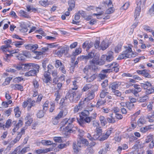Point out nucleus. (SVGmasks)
I'll list each match as a JSON object with an SVG mask.
<instances>
[{"mask_svg":"<svg viewBox=\"0 0 154 154\" xmlns=\"http://www.w3.org/2000/svg\"><path fill=\"white\" fill-rule=\"evenodd\" d=\"M113 130V129L112 128H109L106 130V133H103L101 137L96 133L93 136V140H98L100 141H103L108 138Z\"/></svg>","mask_w":154,"mask_h":154,"instance_id":"obj_1","label":"nucleus"},{"mask_svg":"<svg viewBox=\"0 0 154 154\" xmlns=\"http://www.w3.org/2000/svg\"><path fill=\"white\" fill-rule=\"evenodd\" d=\"M130 53H132V54H134L132 52L131 48L129 47L127 49L123 51L122 54L119 56L117 60H121L126 58H130L132 57V55L130 54Z\"/></svg>","mask_w":154,"mask_h":154,"instance_id":"obj_2","label":"nucleus"},{"mask_svg":"<svg viewBox=\"0 0 154 154\" xmlns=\"http://www.w3.org/2000/svg\"><path fill=\"white\" fill-rule=\"evenodd\" d=\"M35 67L33 68V69H31L25 74V75L26 76H35L36 75L37 73H38L40 66L38 65H35Z\"/></svg>","mask_w":154,"mask_h":154,"instance_id":"obj_3","label":"nucleus"},{"mask_svg":"<svg viewBox=\"0 0 154 154\" xmlns=\"http://www.w3.org/2000/svg\"><path fill=\"white\" fill-rule=\"evenodd\" d=\"M98 69V67L97 66L94 65H86L85 68L83 69V73L87 75L88 74H89L90 73H88L89 70H90L91 72H94Z\"/></svg>","mask_w":154,"mask_h":154,"instance_id":"obj_4","label":"nucleus"},{"mask_svg":"<svg viewBox=\"0 0 154 154\" xmlns=\"http://www.w3.org/2000/svg\"><path fill=\"white\" fill-rule=\"evenodd\" d=\"M69 49V47H63L58 48V50L56 51L55 53L59 57H61L63 54L67 53Z\"/></svg>","mask_w":154,"mask_h":154,"instance_id":"obj_5","label":"nucleus"},{"mask_svg":"<svg viewBox=\"0 0 154 154\" xmlns=\"http://www.w3.org/2000/svg\"><path fill=\"white\" fill-rule=\"evenodd\" d=\"M141 5V1H138L137 2V6L136 8L135 13L134 17L135 19L138 18V17L139 16L140 12L141 11L140 6Z\"/></svg>","mask_w":154,"mask_h":154,"instance_id":"obj_6","label":"nucleus"},{"mask_svg":"<svg viewBox=\"0 0 154 154\" xmlns=\"http://www.w3.org/2000/svg\"><path fill=\"white\" fill-rule=\"evenodd\" d=\"M38 65L35 63H29L23 64L22 66H23V68L25 71H28L32 69H33V68L36 66L35 65Z\"/></svg>","mask_w":154,"mask_h":154,"instance_id":"obj_7","label":"nucleus"},{"mask_svg":"<svg viewBox=\"0 0 154 154\" xmlns=\"http://www.w3.org/2000/svg\"><path fill=\"white\" fill-rule=\"evenodd\" d=\"M121 85V83L119 82L116 81L111 83L109 85V88H111L112 91L118 89Z\"/></svg>","mask_w":154,"mask_h":154,"instance_id":"obj_8","label":"nucleus"},{"mask_svg":"<svg viewBox=\"0 0 154 154\" xmlns=\"http://www.w3.org/2000/svg\"><path fill=\"white\" fill-rule=\"evenodd\" d=\"M91 75V74H88L87 76H85L84 77L86 81L88 82H90L94 80L97 76L95 74H93Z\"/></svg>","mask_w":154,"mask_h":154,"instance_id":"obj_9","label":"nucleus"},{"mask_svg":"<svg viewBox=\"0 0 154 154\" xmlns=\"http://www.w3.org/2000/svg\"><path fill=\"white\" fill-rule=\"evenodd\" d=\"M149 99V97L147 95L141 96L137 98V102L139 103L146 102Z\"/></svg>","mask_w":154,"mask_h":154,"instance_id":"obj_10","label":"nucleus"},{"mask_svg":"<svg viewBox=\"0 0 154 154\" xmlns=\"http://www.w3.org/2000/svg\"><path fill=\"white\" fill-rule=\"evenodd\" d=\"M94 97V91L93 90H91L88 94L87 97L85 98V100L87 101L88 100H91L93 99Z\"/></svg>","mask_w":154,"mask_h":154,"instance_id":"obj_11","label":"nucleus"},{"mask_svg":"<svg viewBox=\"0 0 154 154\" xmlns=\"http://www.w3.org/2000/svg\"><path fill=\"white\" fill-rule=\"evenodd\" d=\"M106 102L105 100L101 98H99L97 102L96 106L97 108H99L101 106L104 105Z\"/></svg>","mask_w":154,"mask_h":154,"instance_id":"obj_12","label":"nucleus"},{"mask_svg":"<svg viewBox=\"0 0 154 154\" xmlns=\"http://www.w3.org/2000/svg\"><path fill=\"white\" fill-rule=\"evenodd\" d=\"M25 120H28L25 123L26 126H29L33 120L31 118V116L29 114H28L27 116L25 117Z\"/></svg>","mask_w":154,"mask_h":154,"instance_id":"obj_13","label":"nucleus"},{"mask_svg":"<svg viewBox=\"0 0 154 154\" xmlns=\"http://www.w3.org/2000/svg\"><path fill=\"white\" fill-rule=\"evenodd\" d=\"M113 53L112 51L109 52L108 55L106 56V61L107 62H110L113 59Z\"/></svg>","mask_w":154,"mask_h":154,"instance_id":"obj_14","label":"nucleus"},{"mask_svg":"<svg viewBox=\"0 0 154 154\" xmlns=\"http://www.w3.org/2000/svg\"><path fill=\"white\" fill-rule=\"evenodd\" d=\"M75 2L74 0H69L68 2L69 7L68 8V10L70 11L72 10L73 8L75 7Z\"/></svg>","mask_w":154,"mask_h":154,"instance_id":"obj_15","label":"nucleus"},{"mask_svg":"<svg viewBox=\"0 0 154 154\" xmlns=\"http://www.w3.org/2000/svg\"><path fill=\"white\" fill-rule=\"evenodd\" d=\"M11 87L14 90L17 89L20 91H23V87L20 84L12 85Z\"/></svg>","mask_w":154,"mask_h":154,"instance_id":"obj_16","label":"nucleus"},{"mask_svg":"<svg viewBox=\"0 0 154 154\" xmlns=\"http://www.w3.org/2000/svg\"><path fill=\"white\" fill-rule=\"evenodd\" d=\"M72 94L71 93V91L69 90V91L66 94L65 97L66 100L69 98L71 102H73V99L72 98Z\"/></svg>","mask_w":154,"mask_h":154,"instance_id":"obj_17","label":"nucleus"},{"mask_svg":"<svg viewBox=\"0 0 154 154\" xmlns=\"http://www.w3.org/2000/svg\"><path fill=\"white\" fill-rule=\"evenodd\" d=\"M99 119L101 125L103 126H105L107 123L106 118L103 116H100Z\"/></svg>","mask_w":154,"mask_h":154,"instance_id":"obj_18","label":"nucleus"},{"mask_svg":"<svg viewBox=\"0 0 154 154\" xmlns=\"http://www.w3.org/2000/svg\"><path fill=\"white\" fill-rule=\"evenodd\" d=\"M25 130L26 129H25L24 127L22 128L21 129V131L18 134L17 136L16 137V138L19 140L21 138L22 135L23 134H24L25 131Z\"/></svg>","mask_w":154,"mask_h":154,"instance_id":"obj_19","label":"nucleus"},{"mask_svg":"<svg viewBox=\"0 0 154 154\" xmlns=\"http://www.w3.org/2000/svg\"><path fill=\"white\" fill-rule=\"evenodd\" d=\"M146 122V120L144 117H141L138 119L137 122L138 125H141L144 124Z\"/></svg>","mask_w":154,"mask_h":154,"instance_id":"obj_20","label":"nucleus"},{"mask_svg":"<svg viewBox=\"0 0 154 154\" xmlns=\"http://www.w3.org/2000/svg\"><path fill=\"white\" fill-rule=\"evenodd\" d=\"M141 87L145 89H147L150 87L152 86L151 84L148 82H145L144 83H141Z\"/></svg>","mask_w":154,"mask_h":154,"instance_id":"obj_21","label":"nucleus"},{"mask_svg":"<svg viewBox=\"0 0 154 154\" xmlns=\"http://www.w3.org/2000/svg\"><path fill=\"white\" fill-rule=\"evenodd\" d=\"M50 151L49 148L45 149H40L36 150V152L38 154H40L43 153H47Z\"/></svg>","mask_w":154,"mask_h":154,"instance_id":"obj_22","label":"nucleus"},{"mask_svg":"<svg viewBox=\"0 0 154 154\" xmlns=\"http://www.w3.org/2000/svg\"><path fill=\"white\" fill-rule=\"evenodd\" d=\"M72 148L74 152L76 153L79 152V150L81 149L80 148L78 147L75 142H73L72 144Z\"/></svg>","mask_w":154,"mask_h":154,"instance_id":"obj_23","label":"nucleus"},{"mask_svg":"<svg viewBox=\"0 0 154 154\" xmlns=\"http://www.w3.org/2000/svg\"><path fill=\"white\" fill-rule=\"evenodd\" d=\"M99 59V58L97 57H94L91 60L89 61V63L91 64L90 65H97V63Z\"/></svg>","mask_w":154,"mask_h":154,"instance_id":"obj_24","label":"nucleus"},{"mask_svg":"<svg viewBox=\"0 0 154 154\" xmlns=\"http://www.w3.org/2000/svg\"><path fill=\"white\" fill-rule=\"evenodd\" d=\"M128 148V145L126 144H124L122 145V147H121L120 146H119L118 149L117 150V151H118V152L120 154L121 152V151L122 150V149L125 150L127 149Z\"/></svg>","mask_w":154,"mask_h":154,"instance_id":"obj_25","label":"nucleus"},{"mask_svg":"<svg viewBox=\"0 0 154 154\" xmlns=\"http://www.w3.org/2000/svg\"><path fill=\"white\" fill-rule=\"evenodd\" d=\"M73 125L72 124L68 125L66 127V129L67 131V132L70 133L71 132V131L73 132L72 128H73Z\"/></svg>","mask_w":154,"mask_h":154,"instance_id":"obj_26","label":"nucleus"},{"mask_svg":"<svg viewBox=\"0 0 154 154\" xmlns=\"http://www.w3.org/2000/svg\"><path fill=\"white\" fill-rule=\"evenodd\" d=\"M89 112L87 110H84L81 113V115H80V119H81L82 117H84L85 118L87 117L89 115Z\"/></svg>","mask_w":154,"mask_h":154,"instance_id":"obj_27","label":"nucleus"},{"mask_svg":"<svg viewBox=\"0 0 154 154\" xmlns=\"http://www.w3.org/2000/svg\"><path fill=\"white\" fill-rule=\"evenodd\" d=\"M24 42V41H15L13 43V44L16 46L17 47H20V46L23 44Z\"/></svg>","mask_w":154,"mask_h":154,"instance_id":"obj_28","label":"nucleus"},{"mask_svg":"<svg viewBox=\"0 0 154 154\" xmlns=\"http://www.w3.org/2000/svg\"><path fill=\"white\" fill-rule=\"evenodd\" d=\"M54 96L56 97L55 100L57 101L60 99L61 96L59 93V90H57L55 92Z\"/></svg>","mask_w":154,"mask_h":154,"instance_id":"obj_29","label":"nucleus"},{"mask_svg":"<svg viewBox=\"0 0 154 154\" xmlns=\"http://www.w3.org/2000/svg\"><path fill=\"white\" fill-rule=\"evenodd\" d=\"M109 46L108 43H106L105 42L103 41L100 46L101 49L103 50H104Z\"/></svg>","mask_w":154,"mask_h":154,"instance_id":"obj_30","label":"nucleus"},{"mask_svg":"<svg viewBox=\"0 0 154 154\" xmlns=\"http://www.w3.org/2000/svg\"><path fill=\"white\" fill-rule=\"evenodd\" d=\"M82 52V49L81 48H79L75 49V51L73 52L72 54L74 56L78 55L81 53Z\"/></svg>","mask_w":154,"mask_h":154,"instance_id":"obj_31","label":"nucleus"},{"mask_svg":"<svg viewBox=\"0 0 154 154\" xmlns=\"http://www.w3.org/2000/svg\"><path fill=\"white\" fill-rule=\"evenodd\" d=\"M92 86V85L91 84H88L85 85L84 87L82 90L85 91H87L89 89L91 88Z\"/></svg>","mask_w":154,"mask_h":154,"instance_id":"obj_32","label":"nucleus"},{"mask_svg":"<svg viewBox=\"0 0 154 154\" xmlns=\"http://www.w3.org/2000/svg\"><path fill=\"white\" fill-rule=\"evenodd\" d=\"M16 57L19 60L21 61L24 60L26 59L25 57L21 52L18 54V55L16 56Z\"/></svg>","mask_w":154,"mask_h":154,"instance_id":"obj_33","label":"nucleus"},{"mask_svg":"<svg viewBox=\"0 0 154 154\" xmlns=\"http://www.w3.org/2000/svg\"><path fill=\"white\" fill-rule=\"evenodd\" d=\"M126 106L130 110L132 109L134 107V104L129 102H126Z\"/></svg>","mask_w":154,"mask_h":154,"instance_id":"obj_34","label":"nucleus"},{"mask_svg":"<svg viewBox=\"0 0 154 154\" xmlns=\"http://www.w3.org/2000/svg\"><path fill=\"white\" fill-rule=\"evenodd\" d=\"M32 82L33 85L34 86V89L37 90L39 86L38 82L35 79L33 80Z\"/></svg>","mask_w":154,"mask_h":154,"instance_id":"obj_35","label":"nucleus"},{"mask_svg":"<svg viewBox=\"0 0 154 154\" xmlns=\"http://www.w3.org/2000/svg\"><path fill=\"white\" fill-rule=\"evenodd\" d=\"M42 144L45 145H49L52 144V142L50 140H42L41 142Z\"/></svg>","mask_w":154,"mask_h":154,"instance_id":"obj_36","label":"nucleus"},{"mask_svg":"<svg viewBox=\"0 0 154 154\" xmlns=\"http://www.w3.org/2000/svg\"><path fill=\"white\" fill-rule=\"evenodd\" d=\"M45 112L41 110L39 111L37 114L38 118H41L43 117L44 116Z\"/></svg>","mask_w":154,"mask_h":154,"instance_id":"obj_37","label":"nucleus"},{"mask_svg":"<svg viewBox=\"0 0 154 154\" xmlns=\"http://www.w3.org/2000/svg\"><path fill=\"white\" fill-rule=\"evenodd\" d=\"M114 11V9L113 7H110L109 8L106 10L105 11V14H110L113 13Z\"/></svg>","mask_w":154,"mask_h":154,"instance_id":"obj_38","label":"nucleus"},{"mask_svg":"<svg viewBox=\"0 0 154 154\" xmlns=\"http://www.w3.org/2000/svg\"><path fill=\"white\" fill-rule=\"evenodd\" d=\"M44 76L46 79H48L51 80V78L50 76V73L49 70L48 69L47 71H45L44 73Z\"/></svg>","mask_w":154,"mask_h":154,"instance_id":"obj_39","label":"nucleus"},{"mask_svg":"<svg viewBox=\"0 0 154 154\" xmlns=\"http://www.w3.org/2000/svg\"><path fill=\"white\" fill-rule=\"evenodd\" d=\"M19 13L22 16L25 18L29 17V16L27 14V12L23 10H20Z\"/></svg>","mask_w":154,"mask_h":154,"instance_id":"obj_40","label":"nucleus"},{"mask_svg":"<svg viewBox=\"0 0 154 154\" xmlns=\"http://www.w3.org/2000/svg\"><path fill=\"white\" fill-rule=\"evenodd\" d=\"M134 86V88H135L134 90L135 91H137L138 92H140L141 91V89L140 87V86L139 85H137L136 84L134 85H130V86Z\"/></svg>","mask_w":154,"mask_h":154,"instance_id":"obj_41","label":"nucleus"},{"mask_svg":"<svg viewBox=\"0 0 154 154\" xmlns=\"http://www.w3.org/2000/svg\"><path fill=\"white\" fill-rule=\"evenodd\" d=\"M108 93V92H105L104 91H102L100 94V98L104 99Z\"/></svg>","mask_w":154,"mask_h":154,"instance_id":"obj_42","label":"nucleus"},{"mask_svg":"<svg viewBox=\"0 0 154 154\" xmlns=\"http://www.w3.org/2000/svg\"><path fill=\"white\" fill-rule=\"evenodd\" d=\"M62 63L59 60H56L55 62V66L57 68H58L59 67H61L63 66Z\"/></svg>","mask_w":154,"mask_h":154,"instance_id":"obj_43","label":"nucleus"},{"mask_svg":"<svg viewBox=\"0 0 154 154\" xmlns=\"http://www.w3.org/2000/svg\"><path fill=\"white\" fill-rule=\"evenodd\" d=\"M153 135L150 134L147 136L145 140V143H148L150 142L152 139Z\"/></svg>","mask_w":154,"mask_h":154,"instance_id":"obj_44","label":"nucleus"},{"mask_svg":"<svg viewBox=\"0 0 154 154\" xmlns=\"http://www.w3.org/2000/svg\"><path fill=\"white\" fill-rule=\"evenodd\" d=\"M11 122L12 120L10 119H9L7 121L5 125V128H8L11 126Z\"/></svg>","mask_w":154,"mask_h":154,"instance_id":"obj_45","label":"nucleus"},{"mask_svg":"<svg viewBox=\"0 0 154 154\" xmlns=\"http://www.w3.org/2000/svg\"><path fill=\"white\" fill-rule=\"evenodd\" d=\"M146 90V94H149L154 92V89H152L151 88V86L150 87Z\"/></svg>","mask_w":154,"mask_h":154,"instance_id":"obj_46","label":"nucleus"},{"mask_svg":"<svg viewBox=\"0 0 154 154\" xmlns=\"http://www.w3.org/2000/svg\"><path fill=\"white\" fill-rule=\"evenodd\" d=\"M112 92L114 93V94L119 97H120L122 95L121 93L118 90H115L112 91Z\"/></svg>","mask_w":154,"mask_h":154,"instance_id":"obj_47","label":"nucleus"},{"mask_svg":"<svg viewBox=\"0 0 154 154\" xmlns=\"http://www.w3.org/2000/svg\"><path fill=\"white\" fill-rule=\"evenodd\" d=\"M96 130V133L99 135L101 136L102 135V130L101 128V127L97 128Z\"/></svg>","mask_w":154,"mask_h":154,"instance_id":"obj_48","label":"nucleus"},{"mask_svg":"<svg viewBox=\"0 0 154 154\" xmlns=\"http://www.w3.org/2000/svg\"><path fill=\"white\" fill-rule=\"evenodd\" d=\"M81 119H83L85 121V122H86L88 123H89L90 122L92 121V120L91 119L90 117H86L85 118L84 117H82Z\"/></svg>","mask_w":154,"mask_h":154,"instance_id":"obj_49","label":"nucleus"},{"mask_svg":"<svg viewBox=\"0 0 154 154\" xmlns=\"http://www.w3.org/2000/svg\"><path fill=\"white\" fill-rule=\"evenodd\" d=\"M80 140L81 142L83 144H85V145L87 146L89 144V142L87 139L83 138L82 137H80Z\"/></svg>","mask_w":154,"mask_h":154,"instance_id":"obj_50","label":"nucleus"},{"mask_svg":"<svg viewBox=\"0 0 154 154\" xmlns=\"http://www.w3.org/2000/svg\"><path fill=\"white\" fill-rule=\"evenodd\" d=\"M143 76L146 78H150L151 77V75L150 73H148L146 69H145Z\"/></svg>","mask_w":154,"mask_h":154,"instance_id":"obj_51","label":"nucleus"},{"mask_svg":"<svg viewBox=\"0 0 154 154\" xmlns=\"http://www.w3.org/2000/svg\"><path fill=\"white\" fill-rule=\"evenodd\" d=\"M21 52L25 57L26 58L29 57L30 55L28 51H21Z\"/></svg>","mask_w":154,"mask_h":154,"instance_id":"obj_52","label":"nucleus"},{"mask_svg":"<svg viewBox=\"0 0 154 154\" xmlns=\"http://www.w3.org/2000/svg\"><path fill=\"white\" fill-rule=\"evenodd\" d=\"M27 11H28L29 12L31 11H36V9L34 8H33L32 6L30 5H27L26 7Z\"/></svg>","mask_w":154,"mask_h":154,"instance_id":"obj_53","label":"nucleus"},{"mask_svg":"<svg viewBox=\"0 0 154 154\" xmlns=\"http://www.w3.org/2000/svg\"><path fill=\"white\" fill-rule=\"evenodd\" d=\"M122 45L120 44H118L115 48V51L116 52L118 53L121 51Z\"/></svg>","mask_w":154,"mask_h":154,"instance_id":"obj_54","label":"nucleus"},{"mask_svg":"<svg viewBox=\"0 0 154 154\" xmlns=\"http://www.w3.org/2000/svg\"><path fill=\"white\" fill-rule=\"evenodd\" d=\"M29 150L30 148L29 147H25L23 148L22 150L20 151V152L22 153V154H23L26 152L29 151Z\"/></svg>","mask_w":154,"mask_h":154,"instance_id":"obj_55","label":"nucleus"},{"mask_svg":"<svg viewBox=\"0 0 154 154\" xmlns=\"http://www.w3.org/2000/svg\"><path fill=\"white\" fill-rule=\"evenodd\" d=\"M107 120L109 123H114L116 122L112 116H111V118H107Z\"/></svg>","mask_w":154,"mask_h":154,"instance_id":"obj_56","label":"nucleus"},{"mask_svg":"<svg viewBox=\"0 0 154 154\" xmlns=\"http://www.w3.org/2000/svg\"><path fill=\"white\" fill-rule=\"evenodd\" d=\"M101 9V8H97L96 11H97L98 13V14H94L93 15L94 16H100L103 13V11H98V9Z\"/></svg>","mask_w":154,"mask_h":154,"instance_id":"obj_57","label":"nucleus"},{"mask_svg":"<svg viewBox=\"0 0 154 154\" xmlns=\"http://www.w3.org/2000/svg\"><path fill=\"white\" fill-rule=\"evenodd\" d=\"M108 80L107 79L103 81L101 84L103 87L105 88L107 87L108 85Z\"/></svg>","mask_w":154,"mask_h":154,"instance_id":"obj_58","label":"nucleus"},{"mask_svg":"<svg viewBox=\"0 0 154 154\" xmlns=\"http://www.w3.org/2000/svg\"><path fill=\"white\" fill-rule=\"evenodd\" d=\"M66 120L67 119H64L63 122V123H65V125L72 124V122L71 121V119H69L67 120Z\"/></svg>","mask_w":154,"mask_h":154,"instance_id":"obj_59","label":"nucleus"},{"mask_svg":"<svg viewBox=\"0 0 154 154\" xmlns=\"http://www.w3.org/2000/svg\"><path fill=\"white\" fill-rule=\"evenodd\" d=\"M116 64L117 63L116 62H114L111 64H108L106 66L108 68L110 67L111 68H112V69H114L115 68L114 67H115V66H116Z\"/></svg>","mask_w":154,"mask_h":154,"instance_id":"obj_60","label":"nucleus"},{"mask_svg":"<svg viewBox=\"0 0 154 154\" xmlns=\"http://www.w3.org/2000/svg\"><path fill=\"white\" fill-rule=\"evenodd\" d=\"M80 97L81 95L80 94L78 95L77 94V96L76 95V96H75V97H74V98H73V102H76L77 101L79 100L80 98Z\"/></svg>","mask_w":154,"mask_h":154,"instance_id":"obj_61","label":"nucleus"},{"mask_svg":"<svg viewBox=\"0 0 154 154\" xmlns=\"http://www.w3.org/2000/svg\"><path fill=\"white\" fill-rule=\"evenodd\" d=\"M23 80L22 77H18L15 78L14 79V81L15 82L19 83Z\"/></svg>","mask_w":154,"mask_h":154,"instance_id":"obj_62","label":"nucleus"},{"mask_svg":"<svg viewBox=\"0 0 154 154\" xmlns=\"http://www.w3.org/2000/svg\"><path fill=\"white\" fill-rule=\"evenodd\" d=\"M140 131L143 133H145L148 131L146 126L144 127H141L140 129Z\"/></svg>","mask_w":154,"mask_h":154,"instance_id":"obj_63","label":"nucleus"},{"mask_svg":"<svg viewBox=\"0 0 154 154\" xmlns=\"http://www.w3.org/2000/svg\"><path fill=\"white\" fill-rule=\"evenodd\" d=\"M94 51L93 50L88 54V56H89L90 58H92L94 56Z\"/></svg>","mask_w":154,"mask_h":154,"instance_id":"obj_64","label":"nucleus"}]
</instances>
